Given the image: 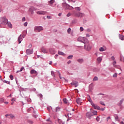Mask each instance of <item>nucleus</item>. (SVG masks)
<instances>
[{
  "label": "nucleus",
  "instance_id": "4d7b16f0",
  "mask_svg": "<svg viewBox=\"0 0 124 124\" xmlns=\"http://www.w3.org/2000/svg\"><path fill=\"white\" fill-rule=\"evenodd\" d=\"M72 2L75 3L76 2V1L75 0H71V1Z\"/></svg>",
  "mask_w": 124,
  "mask_h": 124
},
{
  "label": "nucleus",
  "instance_id": "de8ad7c7",
  "mask_svg": "<svg viewBox=\"0 0 124 124\" xmlns=\"http://www.w3.org/2000/svg\"><path fill=\"white\" fill-rule=\"evenodd\" d=\"M26 21V18L25 17H23L22 18V21L24 22Z\"/></svg>",
  "mask_w": 124,
  "mask_h": 124
},
{
  "label": "nucleus",
  "instance_id": "8fccbe9b",
  "mask_svg": "<svg viewBox=\"0 0 124 124\" xmlns=\"http://www.w3.org/2000/svg\"><path fill=\"white\" fill-rule=\"evenodd\" d=\"M46 18H47V19H51L50 16H46Z\"/></svg>",
  "mask_w": 124,
  "mask_h": 124
},
{
  "label": "nucleus",
  "instance_id": "a878e982",
  "mask_svg": "<svg viewBox=\"0 0 124 124\" xmlns=\"http://www.w3.org/2000/svg\"><path fill=\"white\" fill-rule=\"evenodd\" d=\"M98 78L97 77H94V78L93 79V81H98Z\"/></svg>",
  "mask_w": 124,
  "mask_h": 124
},
{
  "label": "nucleus",
  "instance_id": "423d86ee",
  "mask_svg": "<svg viewBox=\"0 0 124 124\" xmlns=\"http://www.w3.org/2000/svg\"><path fill=\"white\" fill-rule=\"evenodd\" d=\"M6 118H8V119H15V116L14 114H7L5 115Z\"/></svg>",
  "mask_w": 124,
  "mask_h": 124
},
{
  "label": "nucleus",
  "instance_id": "79ce46f5",
  "mask_svg": "<svg viewBox=\"0 0 124 124\" xmlns=\"http://www.w3.org/2000/svg\"><path fill=\"white\" fill-rule=\"evenodd\" d=\"M113 77H117V73H115L113 75Z\"/></svg>",
  "mask_w": 124,
  "mask_h": 124
},
{
  "label": "nucleus",
  "instance_id": "dca6fc26",
  "mask_svg": "<svg viewBox=\"0 0 124 124\" xmlns=\"http://www.w3.org/2000/svg\"><path fill=\"white\" fill-rule=\"evenodd\" d=\"M76 102L78 104H81V99L80 98H77Z\"/></svg>",
  "mask_w": 124,
  "mask_h": 124
},
{
  "label": "nucleus",
  "instance_id": "c85d7f7f",
  "mask_svg": "<svg viewBox=\"0 0 124 124\" xmlns=\"http://www.w3.org/2000/svg\"><path fill=\"white\" fill-rule=\"evenodd\" d=\"M46 121L47 122V124H52V122L49 120V119H47Z\"/></svg>",
  "mask_w": 124,
  "mask_h": 124
},
{
  "label": "nucleus",
  "instance_id": "680f3d73",
  "mask_svg": "<svg viewBox=\"0 0 124 124\" xmlns=\"http://www.w3.org/2000/svg\"><path fill=\"white\" fill-rule=\"evenodd\" d=\"M52 62L50 61L49 62V64L51 65V64H52Z\"/></svg>",
  "mask_w": 124,
  "mask_h": 124
},
{
  "label": "nucleus",
  "instance_id": "774afa93",
  "mask_svg": "<svg viewBox=\"0 0 124 124\" xmlns=\"http://www.w3.org/2000/svg\"><path fill=\"white\" fill-rule=\"evenodd\" d=\"M120 124H124V122H123V121L122 122H121Z\"/></svg>",
  "mask_w": 124,
  "mask_h": 124
},
{
  "label": "nucleus",
  "instance_id": "20e7f679",
  "mask_svg": "<svg viewBox=\"0 0 124 124\" xmlns=\"http://www.w3.org/2000/svg\"><path fill=\"white\" fill-rule=\"evenodd\" d=\"M78 42H82L84 44L86 43V42H88V40L86 39V38L85 37H79L78 39Z\"/></svg>",
  "mask_w": 124,
  "mask_h": 124
},
{
  "label": "nucleus",
  "instance_id": "f3484780",
  "mask_svg": "<svg viewBox=\"0 0 124 124\" xmlns=\"http://www.w3.org/2000/svg\"><path fill=\"white\" fill-rule=\"evenodd\" d=\"M18 40L19 44H20L21 41H22V37L21 35H20V36L19 37Z\"/></svg>",
  "mask_w": 124,
  "mask_h": 124
},
{
  "label": "nucleus",
  "instance_id": "4c0bfd02",
  "mask_svg": "<svg viewBox=\"0 0 124 124\" xmlns=\"http://www.w3.org/2000/svg\"><path fill=\"white\" fill-rule=\"evenodd\" d=\"M93 115H97V111L94 110L93 112Z\"/></svg>",
  "mask_w": 124,
  "mask_h": 124
},
{
  "label": "nucleus",
  "instance_id": "0e129e2a",
  "mask_svg": "<svg viewBox=\"0 0 124 124\" xmlns=\"http://www.w3.org/2000/svg\"><path fill=\"white\" fill-rule=\"evenodd\" d=\"M101 110V111H104L105 110V108H102Z\"/></svg>",
  "mask_w": 124,
  "mask_h": 124
},
{
  "label": "nucleus",
  "instance_id": "bb28decb",
  "mask_svg": "<svg viewBox=\"0 0 124 124\" xmlns=\"http://www.w3.org/2000/svg\"><path fill=\"white\" fill-rule=\"evenodd\" d=\"M61 110V108L60 107H57L56 112H59Z\"/></svg>",
  "mask_w": 124,
  "mask_h": 124
},
{
  "label": "nucleus",
  "instance_id": "9b49d317",
  "mask_svg": "<svg viewBox=\"0 0 124 124\" xmlns=\"http://www.w3.org/2000/svg\"><path fill=\"white\" fill-rule=\"evenodd\" d=\"M86 117L89 119H91V117L93 116L91 112H87L86 113Z\"/></svg>",
  "mask_w": 124,
  "mask_h": 124
},
{
  "label": "nucleus",
  "instance_id": "4be33fe9",
  "mask_svg": "<svg viewBox=\"0 0 124 124\" xmlns=\"http://www.w3.org/2000/svg\"><path fill=\"white\" fill-rule=\"evenodd\" d=\"M55 3V0H50L48 1V4H53Z\"/></svg>",
  "mask_w": 124,
  "mask_h": 124
},
{
  "label": "nucleus",
  "instance_id": "aec40b11",
  "mask_svg": "<svg viewBox=\"0 0 124 124\" xmlns=\"http://www.w3.org/2000/svg\"><path fill=\"white\" fill-rule=\"evenodd\" d=\"M102 60V58L101 57H98L97 59V62L100 63Z\"/></svg>",
  "mask_w": 124,
  "mask_h": 124
},
{
  "label": "nucleus",
  "instance_id": "e2e57ef3",
  "mask_svg": "<svg viewBox=\"0 0 124 124\" xmlns=\"http://www.w3.org/2000/svg\"><path fill=\"white\" fill-rule=\"evenodd\" d=\"M32 47V45H30L28 46V47L31 48Z\"/></svg>",
  "mask_w": 124,
  "mask_h": 124
},
{
  "label": "nucleus",
  "instance_id": "5701e85b",
  "mask_svg": "<svg viewBox=\"0 0 124 124\" xmlns=\"http://www.w3.org/2000/svg\"><path fill=\"white\" fill-rule=\"evenodd\" d=\"M58 54L59 55H62V56H64L65 55L64 53L62 52H61V51H58Z\"/></svg>",
  "mask_w": 124,
  "mask_h": 124
},
{
  "label": "nucleus",
  "instance_id": "864d4df0",
  "mask_svg": "<svg viewBox=\"0 0 124 124\" xmlns=\"http://www.w3.org/2000/svg\"><path fill=\"white\" fill-rule=\"evenodd\" d=\"M39 96H40V98H42L43 95L42 94H39Z\"/></svg>",
  "mask_w": 124,
  "mask_h": 124
},
{
  "label": "nucleus",
  "instance_id": "a19ab883",
  "mask_svg": "<svg viewBox=\"0 0 124 124\" xmlns=\"http://www.w3.org/2000/svg\"><path fill=\"white\" fill-rule=\"evenodd\" d=\"M124 101V99H122L121 101H120V105L121 106L122 105V104L123 103Z\"/></svg>",
  "mask_w": 124,
  "mask_h": 124
},
{
  "label": "nucleus",
  "instance_id": "f03ea898",
  "mask_svg": "<svg viewBox=\"0 0 124 124\" xmlns=\"http://www.w3.org/2000/svg\"><path fill=\"white\" fill-rule=\"evenodd\" d=\"M73 16L77 17H82L84 16V14L80 12H73Z\"/></svg>",
  "mask_w": 124,
  "mask_h": 124
},
{
  "label": "nucleus",
  "instance_id": "412c9836",
  "mask_svg": "<svg viewBox=\"0 0 124 124\" xmlns=\"http://www.w3.org/2000/svg\"><path fill=\"white\" fill-rule=\"evenodd\" d=\"M116 63H117V62H116L115 61H114V62H113L112 64H113V66L115 67H116V68L118 67V65H116Z\"/></svg>",
  "mask_w": 124,
  "mask_h": 124
},
{
  "label": "nucleus",
  "instance_id": "a18cd8bd",
  "mask_svg": "<svg viewBox=\"0 0 124 124\" xmlns=\"http://www.w3.org/2000/svg\"><path fill=\"white\" fill-rule=\"evenodd\" d=\"M24 25L25 27H27L28 25V23L27 22L24 23Z\"/></svg>",
  "mask_w": 124,
  "mask_h": 124
},
{
  "label": "nucleus",
  "instance_id": "3c124183",
  "mask_svg": "<svg viewBox=\"0 0 124 124\" xmlns=\"http://www.w3.org/2000/svg\"><path fill=\"white\" fill-rule=\"evenodd\" d=\"M111 60H113V61H114V60H115V58H114V56H112L111 58Z\"/></svg>",
  "mask_w": 124,
  "mask_h": 124
},
{
  "label": "nucleus",
  "instance_id": "f257e3e1",
  "mask_svg": "<svg viewBox=\"0 0 124 124\" xmlns=\"http://www.w3.org/2000/svg\"><path fill=\"white\" fill-rule=\"evenodd\" d=\"M2 21H3L4 25H7L9 28L12 29L13 28L12 24L10 22L8 21L7 19H6L5 17H2Z\"/></svg>",
  "mask_w": 124,
  "mask_h": 124
},
{
  "label": "nucleus",
  "instance_id": "6ab92c4d",
  "mask_svg": "<svg viewBox=\"0 0 124 124\" xmlns=\"http://www.w3.org/2000/svg\"><path fill=\"white\" fill-rule=\"evenodd\" d=\"M77 61L78 62H79L80 63H82L84 62V59H79L77 60Z\"/></svg>",
  "mask_w": 124,
  "mask_h": 124
},
{
  "label": "nucleus",
  "instance_id": "c9c22d12",
  "mask_svg": "<svg viewBox=\"0 0 124 124\" xmlns=\"http://www.w3.org/2000/svg\"><path fill=\"white\" fill-rule=\"evenodd\" d=\"M4 83H5L7 84H9V85H10V81H6V80H5V81H3Z\"/></svg>",
  "mask_w": 124,
  "mask_h": 124
},
{
  "label": "nucleus",
  "instance_id": "72a5a7b5",
  "mask_svg": "<svg viewBox=\"0 0 124 124\" xmlns=\"http://www.w3.org/2000/svg\"><path fill=\"white\" fill-rule=\"evenodd\" d=\"M72 114H73V113H68L67 115L68 116V117H70L71 118L72 117Z\"/></svg>",
  "mask_w": 124,
  "mask_h": 124
},
{
  "label": "nucleus",
  "instance_id": "13d9d810",
  "mask_svg": "<svg viewBox=\"0 0 124 124\" xmlns=\"http://www.w3.org/2000/svg\"><path fill=\"white\" fill-rule=\"evenodd\" d=\"M70 63H71V61H69L68 62H67V64H69Z\"/></svg>",
  "mask_w": 124,
  "mask_h": 124
},
{
  "label": "nucleus",
  "instance_id": "49530a36",
  "mask_svg": "<svg viewBox=\"0 0 124 124\" xmlns=\"http://www.w3.org/2000/svg\"><path fill=\"white\" fill-rule=\"evenodd\" d=\"M66 5V3L65 2V3H62V7H63Z\"/></svg>",
  "mask_w": 124,
  "mask_h": 124
},
{
  "label": "nucleus",
  "instance_id": "6e6552de",
  "mask_svg": "<svg viewBox=\"0 0 124 124\" xmlns=\"http://www.w3.org/2000/svg\"><path fill=\"white\" fill-rule=\"evenodd\" d=\"M71 86H75V87L78 86V82L75 80H73L72 82L71 83Z\"/></svg>",
  "mask_w": 124,
  "mask_h": 124
},
{
  "label": "nucleus",
  "instance_id": "2f4dec72",
  "mask_svg": "<svg viewBox=\"0 0 124 124\" xmlns=\"http://www.w3.org/2000/svg\"><path fill=\"white\" fill-rule=\"evenodd\" d=\"M51 75H52V76H53V77H55V74L54 71L51 72Z\"/></svg>",
  "mask_w": 124,
  "mask_h": 124
},
{
  "label": "nucleus",
  "instance_id": "58836bf2",
  "mask_svg": "<svg viewBox=\"0 0 124 124\" xmlns=\"http://www.w3.org/2000/svg\"><path fill=\"white\" fill-rule=\"evenodd\" d=\"M100 104L103 106H105V104H104V102H103V101H100Z\"/></svg>",
  "mask_w": 124,
  "mask_h": 124
},
{
  "label": "nucleus",
  "instance_id": "e433bc0d",
  "mask_svg": "<svg viewBox=\"0 0 124 124\" xmlns=\"http://www.w3.org/2000/svg\"><path fill=\"white\" fill-rule=\"evenodd\" d=\"M9 77L11 80H13L14 78H13V76L12 75H10Z\"/></svg>",
  "mask_w": 124,
  "mask_h": 124
},
{
  "label": "nucleus",
  "instance_id": "473e14b6",
  "mask_svg": "<svg viewBox=\"0 0 124 124\" xmlns=\"http://www.w3.org/2000/svg\"><path fill=\"white\" fill-rule=\"evenodd\" d=\"M73 58V55H70V56H69L68 57H67V59H72Z\"/></svg>",
  "mask_w": 124,
  "mask_h": 124
},
{
  "label": "nucleus",
  "instance_id": "c03bdc74",
  "mask_svg": "<svg viewBox=\"0 0 124 124\" xmlns=\"http://www.w3.org/2000/svg\"><path fill=\"white\" fill-rule=\"evenodd\" d=\"M96 120L97 121V122H99V117H98V116H97V117H96Z\"/></svg>",
  "mask_w": 124,
  "mask_h": 124
},
{
  "label": "nucleus",
  "instance_id": "37998d69",
  "mask_svg": "<svg viewBox=\"0 0 124 124\" xmlns=\"http://www.w3.org/2000/svg\"><path fill=\"white\" fill-rule=\"evenodd\" d=\"M71 16V14L70 13L67 14V17H70Z\"/></svg>",
  "mask_w": 124,
  "mask_h": 124
},
{
  "label": "nucleus",
  "instance_id": "c756f323",
  "mask_svg": "<svg viewBox=\"0 0 124 124\" xmlns=\"http://www.w3.org/2000/svg\"><path fill=\"white\" fill-rule=\"evenodd\" d=\"M4 102V98L0 97V103H3Z\"/></svg>",
  "mask_w": 124,
  "mask_h": 124
},
{
  "label": "nucleus",
  "instance_id": "f704fd0d",
  "mask_svg": "<svg viewBox=\"0 0 124 124\" xmlns=\"http://www.w3.org/2000/svg\"><path fill=\"white\" fill-rule=\"evenodd\" d=\"M71 29L70 28H68V30H67V32L69 34L71 33Z\"/></svg>",
  "mask_w": 124,
  "mask_h": 124
},
{
  "label": "nucleus",
  "instance_id": "4468645a",
  "mask_svg": "<svg viewBox=\"0 0 124 124\" xmlns=\"http://www.w3.org/2000/svg\"><path fill=\"white\" fill-rule=\"evenodd\" d=\"M41 51L44 53H47L48 52V51L47 50L44 48V47H43L42 49H41Z\"/></svg>",
  "mask_w": 124,
  "mask_h": 124
},
{
  "label": "nucleus",
  "instance_id": "7ed1b4c3",
  "mask_svg": "<svg viewBox=\"0 0 124 124\" xmlns=\"http://www.w3.org/2000/svg\"><path fill=\"white\" fill-rule=\"evenodd\" d=\"M44 30V28L42 26H35L34 28V31L36 32H40Z\"/></svg>",
  "mask_w": 124,
  "mask_h": 124
},
{
  "label": "nucleus",
  "instance_id": "5fc2aeb1",
  "mask_svg": "<svg viewBox=\"0 0 124 124\" xmlns=\"http://www.w3.org/2000/svg\"><path fill=\"white\" fill-rule=\"evenodd\" d=\"M2 7H1V5H0V13L1 12V11H2Z\"/></svg>",
  "mask_w": 124,
  "mask_h": 124
},
{
  "label": "nucleus",
  "instance_id": "ddd939ff",
  "mask_svg": "<svg viewBox=\"0 0 124 124\" xmlns=\"http://www.w3.org/2000/svg\"><path fill=\"white\" fill-rule=\"evenodd\" d=\"M107 49L105 46L101 47L99 49V50L101 52L105 51Z\"/></svg>",
  "mask_w": 124,
  "mask_h": 124
},
{
  "label": "nucleus",
  "instance_id": "69168bd1",
  "mask_svg": "<svg viewBox=\"0 0 124 124\" xmlns=\"http://www.w3.org/2000/svg\"><path fill=\"white\" fill-rule=\"evenodd\" d=\"M58 16H62V13H59V14H58Z\"/></svg>",
  "mask_w": 124,
  "mask_h": 124
},
{
  "label": "nucleus",
  "instance_id": "0eeeda50",
  "mask_svg": "<svg viewBox=\"0 0 124 124\" xmlns=\"http://www.w3.org/2000/svg\"><path fill=\"white\" fill-rule=\"evenodd\" d=\"M36 13H37V14L39 15H45L46 14V11H37L36 12Z\"/></svg>",
  "mask_w": 124,
  "mask_h": 124
},
{
  "label": "nucleus",
  "instance_id": "9d476101",
  "mask_svg": "<svg viewBox=\"0 0 124 124\" xmlns=\"http://www.w3.org/2000/svg\"><path fill=\"white\" fill-rule=\"evenodd\" d=\"M34 11H35V8L34 7H31L30 8L29 12H30L32 15L33 14Z\"/></svg>",
  "mask_w": 124,
  "mask_h": 124
},
{
  "label": "nucleus",
  "instance_id": "39448f33",
  "mask_svg": "<svg viewBox=\"0 0 124 124\" xmlns=\"http://www.w3.org/2000/svg\"><path fill=\"white\" fill-rule=\"evenodd\" d=\"M89 42H86L84 46V48L86 50H87V51H89L90 50V49H91V46H90V45H89V44H88Z\"/></svg>",
  "mask_w": 124,
  "mask_h": 124
},
{
  "label": "nucleus",
  "instance_id": "393cba45",
  "mask_svg": "<svg viewBox=\"0 0 124 124\" xmlns=\"http://www.w3.org/2000/svg\"><path fill=\"white\" fill-rule=\"evenodd\" d=\"M75 9L77 11H81V8H80L79 7H75Z\"/></svg>",
  "mask_w": 124,
  "mask_h": 124
},
{
  "label": "nucleus",
  "instance_id": "6e6d98bb",
  "mask_svg": "<svg viewBox=\"0 0 124 124\" xmlns=\"http://www.w3.org/2000/svg\"><path fill=\"white\" fill-rule=\"evenodd\" d=\"M111 118L110 117V116H108V117H107V121L108 122V120H110Z\"/></svg>",
  "mask_w": 124,
  "mask_h": 124
},
{
  "label": "nucleus",
  "instance_id": "ea45409f",
  "mask_svg": "<svg viewBox=\"0 0 124 124\" xmlns=\"http://www.w3.org/2000/svg\"><path fill=\"white\" fill-rule=\"evenodd\" d=\"M80 31H84V28H83V27H80Z\"/></svg>",
  "mask_w": 124,
  "mask_h": 124
},
{
  "label": "nucleus",
  "instance_id": "1a4fd4ad",
  "mask_svg": "<svg viewBox=\"0 0 124 124\" xmlns=\"http://www.w3.org/2000/svg\"><path fill=\"white\" fill-rule=\"evenodd\" d=\"M92 106L95 109L101 110V108L99 106L97 105H95L94 103L92 104Z\"/></svg>",
  "mask_w": 124,
  "mask_h": 124
},
{
  "label": "nucleus",
  "instance_id": "a211bd4d",
  "mask_svg": "<svg viewBox=\"0 0 124 124\" xmlns=\"http://www.w3.org/2000/svg\"><path fill=\"white\" fill-rule=\"evenodd\" d=\"M62 101L63 102V103L65 104H68V101L67 100L66 98H63L62 99Z\"/></svg>",
  "mask_w": 124,
  "mask_h": 124
},
{
  "label": "nucleus",
  "instance_id": "cd10ccee",
  "mask_svg": "<svg viewBox=\"0 0 124 124\" xmlns=\"http://www.w3.org/2000/svg\"><path fill=\"white\" fill-rule=\"evenodd\" d=\"M88 101L91 103L92 105H93V101H92V99H91L90 97H89Z\"/></svg>",
  "mask_w": 124,
  "mask_h": 124
},
{
  "label": "nucleus",
  "instance_id": "bf43d9fd",
  "mask_svg": "<svg viewBox=\"0 0 124 124\" xmlns=\"http://www.w3.org/2000/svg\"><path fill=\"white\" fill-rule=\"evenodd\" d=\"M4 104H5V105H7V104H8V102H7V101L4 102Z\"/></svg>",
  "mask_w": 124,
  "mask_h": 124
},
{
  "label": "nucleus",
  "instance_id": "603ef678",
  "mask_svg": "<svg viewBox=\"0 0 124 124\" xmlns=\"http://www.w3.org/2000/svg\"><path fill=\"white\" fill-rule=\"evenodd\" d=\"M115 119H116V121H118V116H116L115 117Z\"/></svg>",
  "mask_w": 124,
  "mask_h": 124
},
{
  "label": "nucleus",
  "instance_id": "7c9ffc66",
  "mask_svg": "<svg viewBox=\"0 0 124 124\" xmlns=\"http://www.w3.org/2000/svg\"><path fill=\"white\" fill-rule=\"evenodd\" d=\"M24 69V68L23 67H22L20 70L17 71L16 72V73H18V72H21V71H22Z\"/></svg>",
  "mask_w": 124,
  "mask_h": 124
},
{
  "label": "nucleus",
  "instance_id": "2eb2a0df",
  "mask_svg": "<svg viewBox=\"0 0 124 124\" xmlns=\"http://www.w3.org/2000/svg\"><path fill=\"white\" fill-rule=\"evenodd\" d=\"M31 74H36V75H37L38 74L37 72L34 69L31 70Z\"/></svg>",
  "mask_w": 124,
  "mask_h": 124
},
{
  "label": "nucleus",
  "instance_id": "09e8293b",
  "mask_svg": "<svg viewBox=\"0 0 124 124\" xmlns=\"http://www.w3.org/2000/svg\"><path fill=\"white\" fill-rule=\"evenodd\" d=\"M52 50V49H50V53H51L52 54H54L55 53V52H51Z\"/></svg>",
  "mask_w": 124,
  "mask_h": 124
},
{
  "label": "nucleus",
  "instance_id": "f8f14e48",
  "mask_svg": "<svg viewBox=\"0 0 124 124\" xmlns=\"http://www.w3.org/2000/svg\"><path fill=\"white\" fill-rule=\"evenodd\" d=\"M27 54L28 55H31L33 53V50L30 49H27L26 51Z\"/></svg>",
  "mask_w": 124,
  "mask_h": 124
},
{
  "label": "nucleus",
  "instance_id": "052dcab7",
  "mask_svg": "<svg viewBox=\"0 0 124 124\" xmlns=\"http://www.w3.org/2000/svg\"><path fill=\"white\" fill-rule=\"evenodd\" d=\"M86 36L87 37H90V35H89V34H87L86 35Z\"/></svg>",
  "mask_w": 124,
  "mask_h": 124
},
{
  "label": "nucleus",
  "instance_id": "338daca9",
  "mask_svg": "<svg viewBox=\"0 0 124 124\" xmlns=\"http://www.w3.org/2000/svg\"><path fill=\"white\" fill-rule=\"evenodd\" d=\"M14 100H15V98H13L11 101H12V102H13Z\"/></svg>",
  "mask_w": 124,
  "mask_h": 124
},
{
  "label": "nucleus",
  "instance_id": "b1692460",
  "mask_svg": "<svg viewBox=\"0 0 124 124\" xmlns=\"http://www.w3.org/2000/svg\"><path fill=\"white\" fill-rule=\"evenodd\" d=\"M119 38L122 40H124V36L123 35L119 34Z\"/></svg>",
  "mask_w": 124,
  "mask_h": 124
}]
</instances>
